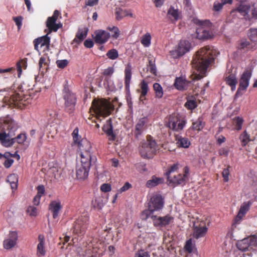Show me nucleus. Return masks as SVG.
<instances>
[{
	"instance_id": "obj_1",
	"label": "nucleus",
	"mask_w": 257,
	"mask_h": 257,
	"mask_svg": "<svg viewBox=\"0 0 257 257\" xmlns=\"http://www.w3.org/2000/svg\"><path fill=\"white\" fill-rule=\"evenodd\" d=\"M215 53L213 47L210 46H206L196 52L192 60V67L198 74H194L193 79L199 80L204 76L207 68L214 61Z\"/></svg>"
},
{
	"instance_id": "obj_2",
	"label": "nucleus",
	"mask_w": 257,
	"mask_h": 257,
	"mask_svg": "<svg viewBox=\"0 0 257 257\" xmlns=\"http://www.w3.org/2000/svg\"><path fill=\"white\" fill-rule=\"evenodd\" d=\"M80 156L81 164L76 167V175L78 180L83 181L87 178L91 162H95L96 158L90 151L82 152Z\"/></svg>"
},
{
	"instance_id": "obj_3",
	"label": "nucleus",
	"mask_w": 257,
	"mask_h": 257,
	"mask_svg": "<svg viewBox=\"0 0 257 257\" xmlns=\"http://www.w3.org/2000/svg\"><path fill=\"white\" fill-rule=\"evenodd\" d=\"M18 128L17 123H12V128L8 133H0V143L5 147H10L15 143L22 144L26 141L27 137L25 134H20L15 138H13L15 135V132Z\"/></svg>"
},
{
	"instance_id": "obj_4",
	"label": "nucleus",
	"mask_w": 257,
	"mask_h": 257,
	"mask_svg": "<svg viewBox=\"0 0 257 257\" xmlns=\"http://www.w3.org/2000/svg\"><path fill=\"white\" fill-rule=\"evenodd\" d=\"M139 153L144 159H152L157 154L158 145L151 135H147L146 140L141 142L139 147Z\"/></svg>"
},
{
	"instance_id": "obj_5",
	"label": "nucleus",
	"mask_w": 257,
	"mask_h": 257,
	"mask_svg": "<svg viewBox=\"0 0 257 257\" xmlns=\"http://www.w3.org/2000/svg\"><path fill=\"white\" fill-rule=\"evenodd\" d=\"M92 109L97 117L109 115L114 109L113 105L105 99H94L92 102Z\"/></svg>"
},
{
	"instance_id": "obj_6",
	"label": "nucleus",
	"mask_w": 257,
	"mask_h": 257,
	"mask_svg": "<svg viewBox=\"0 0 257 257\" xmlns=\"http://www.w3.org/2000/svg\"><path fill=\"white\" fill-rule=\"evenodd\" d=\"M164 206V201L160 194H154L151 198L149 203L148 210L144 211L142 213V218L143 219H147L149 216L153 214L154 211H159Z\"/></svg>"
},
{
	"instance_id": "obj_7",
	"label": "nucleus",
	"mask_w": 257,
	"mask_h": 257,
	"mask_svg": "<svg viewBox=\"0 0 257 257\" xmlns=\"http://www.w3.org/2000/svg\"><path fill=\"white\" fill-rule=\"evenodd\" d=\"M62 94L64 100L65 110L69 113H71L75 110L77 101L76 95L67 85L64 86Z\"/></svg>"
},
{
	"instance_id": "obj_8",
	"label": "nucleus",
	"mask_w": 257,
	"mask_h": 257,
	"mask_svg": "<svg viewBox=\"0 0 257 257\" xmlns=\"http://www.w3.org/2000/svg\"><path fill=\"white\" fill-rule=\"evenodd\" d=\"M241 222V208L239 209L238 214L235 218L232 224L231 230V237L234 240H236V250L234 251V255L235 257H241V242L239 240L237 239V235L240 234V224Z\"/></svg>"
},
{
	"instance_id": "obj_9",
	"label": "nucleus",
	"mask_w": 257,
	"mask_h": 257,
	"mask_svg": "<svg viewBox=\"0 0 257 257\" xmlns=\"http://www.w3.org/2000/svg\"><path fill=\"white\" fill-rule=\"evenodd\" d=\"M89 219L87 214L79 216L73 223L72 228L73 233L79 236L84 235L88 225Z\"/></svg>"
},
{
	"instance_id": "obj_10",
	"label": "nucleus",
	"mask_w": 257,
	"mask_h": 257,
	"mask_svg": "<svg viewBox=\"0 0 257 257\" xmlns=\"http://www.w3.org/2000/svg\"><path fill=\"white\" fill-rule=\"evenodd\" d=\"M189 171V168L185 166L183 169L182 173H176L172 176H170L167 179L169 185L172 186L185 185L188 180Z\"/></svg>"
},
{
	"instance_id": "obj_11",
	"label": "nucleus",
	"mask_w": 257,
	"mask_h": 257,
	"mask_svg": "<svg viewBox=\"0 0 257 257\" xmlns=\"http://www.w3.org/2000/svg\"><path fill=\"white\" fill-rule=\"evenodd\" d=\"M6 105L23 109L27 105L26 100L19 93H14L12 95L6 96L3 98Z\"/></svg>"
},
{
	"instance_id": "obj_12",
	"label": "nucleus",
	"mask_w": 257,
	"mask_h": 257,
	"mask_svg": "<svg viewBox=\"0 0 257 257\" xmlns=\"http://www.w3.org/2000/svg\"><path fill=\"white\" fill-rule=\"evenodd\" d=\"M186 123L185 120L179 114H173L170 116L168 126L173 131L179 132L183 129Z\"/></svg>"
},
{
	"instance_id": "obj_13",
	"label": "nucleus",
	"mask_w": 257,
	"mask_h": 257,
	"mask_svg": "<svg viewBox=\"0 0 257 257\" xmlns=\"http://www.w3.org/2000/svg\"><path fill=\"white\" fill-rule=\"evenodd\" d=\"M78 128L76 127L72 134L74 144H77L81 153L83 151H90L91 147L90 143L87 140L81 139V136L78 135Z\"/></svg>"
},
{
	"instance_id": "obj_14",
	"label": "nucleus",
	"mask_w": 257,
	"mask_h": 257,
	"mask_svg": "<svg viewBox=\"0 0 257 257\" xmlns=\"http://www.w3.org/2000/svg\"><path fill=\"white\" fill-rule=\"evenodd\" d=\"M60 15V13L58 10L54 12L52 17H49L46 21V26L48 29L47 35L50 34L52 32H57V30L62 28V25L60 23L57 24L56 22Z\"/></svg>"
},
{
	"instance_id": "obj_15",
	"label": "nucleus",
	"mask_w": 257,
	"mask_h": 257,
	"mask_svg": "<svg viewBox=\"0 0 257 257\" xmlns=\"http://www.w3.org/2000/svg\"><path fill=\"white\" fill-rule=\"evenodd\" d=\"M153 221L154 226L163 227L173 222L174 218L169 215L161 217L154 214L149 216Z\"/></svg>"
},
{
	"instance_id": "obj_16",
	"label": "nucleus",
	"mask_w": 257,
	"mask_h": 257,
	"mask_svg": "<svg viewBox=\"0 0 257 257\" xmlns=\"http://www.w3.org/2000/svg\"><path fill=\"white\" fill-rule=\"evenodd\" d=\"M149 122L147 117H143L137 120L134 130L135 138L139 139L145 131L148 128V123Z\"/></svg>"
},
{
	"instance_id": "obj_17",
	"label": "nucleus",
	"mask_w": 257,
	"mask_h": 257,
	"mask_svg": "<svg viewBox=\"0 0 257 257\" xmlns=\"http://www.w3.org/2000/svg\"><path fill=\"white\" fill-rule=\"evenodd\" d=\"M247 35L252 42L246 41L242 42V49L245 48L247 50L255 49L257 47V29H250L248 31Z\"/></svg>"
},
{
	"instance_id": "obj_18",
	"label": "nucleus",
	"mask_w": 257,
	"mask_h": 257,
	"mask_svg": "<svg viewBox=\"0 0 257 257\" xmlns=\"http://www.w3.org/2000/svg\"><path fill=\"white\" fill-rule=\"evenodd\" d=\"M193 236L195 239L203 237L207 233L208 228L204 221L194 222L193 227Z\"/></svg>"
},
{
	"instance_id": "obj_19",
	"label": "nucleus",
	"mask_w": 257,
	"mask_h": 257,
	"mask_svg": "<svg viewBox=\"0 0 257 257\" xmlns=\"http://www.w3.org/2000/svg\"><path fill=\"white\" fill-rule=\"evenodd\" d=\"M103 251L97 246H94L92 242L89 243L86 246L82 255L83 257H101Z\"/></svg>"
},
{
	"instance_id": "obj_20",
	"label": "nucleus",
	"mask_w": 257,
	"mask_h": 257,
	"mask_svg": "<svg viewBox=\"0 0 257 257\" xmlns=\"http://www.w3.org/2000/svg\"><path fill=\"white\" fill-rule=\"evenodd\" d=\"M206 22L198 21V24L200 26L196 30L197 37L199 39H208L211 38L212 33L208 28L204 27Z\"/></svg>"
},
{
	"instance_id": "obj_21",
	"label": "nucleus",
	"mask_w": 257,
	"mask_h": 257,
	"mask_svg": "<svg viewBox=\"0 0 257 257\" xmlns=\"http://www.w3.org/2000/svg\"><path fill=\"white\" fill-rule=\"evenodd\" d=\"M191 48V43L187 40H181L177 49L173 53H176V57H180L189 52Z\"/></svg>"
},
{
	"instance_id": "obj_22",
	"label": "nucleus",
	"mask_w": 257,
	"mask_h": 257,
	"mask_svg": "<svg viewBox=\"0 0 257 257\" xmlns=\"http://www.w3.org/2000/svg\"><path fill=\"white\" fill-rule=\"evenodd\" d=\"M50 43V38L47 34L42 37L36 39L34 41V48L36 50L39 51L38 46L40 45V47H45V50H49Z\"/></svg>"
},
{
	"instance_id": "obj_23",
	"label": "nucleus",
	"mask_w": 257,
	"mask_h": 257,
	"mask_svg": "<svg viewBox=\"0 0 257 257\" xmlns=\"http://www.w3.org/2000/svg\"><path fill=\"white\" fill-rule=\"evenodd\" d=\"M109 37V33L104 30H98L94 32V40L96 44H104L108 41Z\"/></svg>"
},
{
	"instance_id": "obj_24",
	"label": "nucleus",
	"mask_w": 257,
	"mask_h": 257,
	"mask_svg": "<svg viewBox=\"0 0 257 257\" xmlns=\"http://www.w3.org/2000/svg\"><path fill=\"white\" fill-rule=\"evenodd\" d=\"M257 245V236L251 235L242 239V251L249 250Z\"/></svg>"
},
{
	"instance_id": "obj_25",
	"label": "nucleus",
	"mask_w": 257,
	"mask_h": 257,
	"mask_svg": "<svg viewBox=\"0 0 257 257\" xmlns=\"http://www.w3.org/2000/svg\"><path fill=\"white\" fill-rule=\"evenodd\" d=\"M102 130L108 137L109 141H113L115 140L116 135L113 131L112 119L111 118L106 120V123L102 127Z\"/></svg>"
},
{
	"instance_id": "obj_26",
	"label": "nucleus",
	"mask_w": 257,
	"mask_h": 257,
	"mask_svg": "<svg viewBox=\"0 0 257 257\" xmlns=\"http://www.w3.org/2000/svg\"><path fill=\"white\" fill-rule=\"evenodd\" d=\"M62 208L61 202L59 200L52 201L49 205V210L52 213L53 218L56 219Z\"/></svg>"
},
{
	"instance_id": "obj_27",
	"label": "nucleus",
	"mask_w": 257,
	"mask_h": 257,
	"mask_svg": "<svg viewBox=\"0 0 257 257\" xmlns=\"http://www.w3.org/2000/svg\"><path fill=\"white\" fill-rule=\"evenodd\" d=\"M18 238V233L16 231H11L9 233V238L4 241V248L9 249L15 246Z\"/></svg>"
},
{
	"instance_id": "obj_28",
	"label": "nucleus",
	"mask_w": 257,
	"mask_h": 257,
	"mask_svg": "<svg viewBox=\"0 0 257 257\" xmlns=\"http://www.w3.org/2000/svg\"><path fill=\"white\" fill-rule=\"evenodd\" d=\"M12 122L16 123L14 120L9 117L0 118V133H7L11 130L12 125Z\"/></svg>"
},
{
	"instance_id": "obj_29",
	"label": "nucleus",
	"mask_w": 257,
	"mask_h": 257,
	"mask_svg": "<svg viewBox=\"0 0 257 257\" xmlns=\"http://www.w3.org/2000/svg\"><path fill=\"white\" fill-rule=\"evenodd\" d=\"M191 82L186 80L185 78L180 77L175 79L174 82L175 87L179 90H184L187 89Z\"/></svg>"
},
{
	"instance_id": "obj_30",
	"label": "nucleus",
	"mask_w": 257,
	"mask_h": 257,
	"mask_svg": "<svg viewBox=\"0 0 257 257\" xmlns=\"http://www.w3.org/2000/svg\"><path fill=\"white\" fill-rule=\"evenodd\" d=\"M132 66L130 64H128L125 68L124 70V85L126 91H130V86L132 78Z\"/></svg>"
},
{
	"instance_id": "obj_31",
	"label": "nucleus",
	"mask_w": 257,
	"mask_h": 257,
	"mask_svg": "<svg viewBox=\"0 0 257 257\" xmlns=\"http://www.w3.org/2000/svg\"><path fill=\"white\" fill-rule=\"evenodd\" d=\"M251 68L245 69L242 75V90H245L249 85V80L251 75Z\"/></svg>"
},
{
	"instance_id": "obj_32",
	"label": "nucleus",
	"mask_w": 257,
	"mask_h": 257,
	"mask_svg": "<svg viewBox=\"0 0 257 257\" xmlns=\"http://www.w3.org/2000/svg\"><path fill=\"white\" fill-rule=\"evenodd\" d=\"M176 141L179 148H188L191 145V142L188 138L182 136L176 137Z\"/></svg>"
},
{
	"instance_id": "obj_33",
	"label": "nucleus",
	"mask_w": 257,
	"mask_h": 257,
	"mask_svg": "<svg viewBox=\"0 0 257 257\" xmlns=\"http://www.w3.org/2000/svg\"><path fill=\"white\" fill-rule=\"evenodd\" d=\"M180 13L178 9H175L173 6H171L167 12L169 18L172 21H177L180 18Z\"/></svg>"
},
{
	"instance_id": "obj_34",
	"label": "nucleus",
	"mask_w": 257,
	"mask_h": 257,
	"mask_svg": "<svg viewBox=\"0 0 257 257\" xmlns=\"http://www.w3.org/2000/svg\"><path fill=\"white\" fill-rule=\"evenodd\" d=\"M49 60L45 56H42L39 61V69L42 72H46L49 68Z\"/></svg>"
},
{
	"instance_id": "obj_35",
	"label": "nucleus",
	"mask_w": 257,
	"mask_h": 257,
	"mask_svg": "<svg viewBox=\"0 0 257 257\" xmlns=\"http://www.w3.org/2000/svg\"><path fill=\"white\" fill-rule=\"evenodd\" d=\"M163 182V179L162 178L153 176L151 180L147 182L146 186L148 188H151L161 184Z\"/></svg>"
},
{
	"instance_id": "obj_36",
	"label": "nucleus",
	"mask_w": 257,
	"mask_h": 257,
	"mask_svg": "<svg viewBox=\"0 0 257 257\" xmlns=\"http://www.w3.org/2000/svg\"><path fill=\"white\" fill-rule=\"evenodd\" d=\"M242 16L243 15L245 20H249L253 15L252 9L250 10V7L246 5H242Z\"/></svg>"
},
{
	"instance_id": "obj_37",
	"label": "nucleus",
	"mask_w": 257,
	"mask_h": 257,
	"mask_svg": "<svg viewBox=\"0 0 257 257\" xmlns=\"http://www.w3.org/2000/svg\"><path fill=\"white\" fill-rule=\"evenodd\" d=\"M226 83L229 85L232 91L234 90L236 88V85L237 83V81L235 77V76L231 74H229L226 78Z\"/></svg>"
},
{
	"instance_id": "obj_38",
	"label": "nucleus",
	"mask_w": 257,
	"mask_h": 257,
	"mask_svg": "<svg viewBox=\"0 0 257 257\" xmlns=\"http://www.w3.org/2000/svg\"><path fill=\"white\" fill-rule=\"evenodd\" d=\"M179 168V164L178 163L174 164L168 168L167 171L165 173V175L169 178L170 176H172L177 173Z\"/></svg>"
},
{
	"instance_id": "obj_39",
	"label": "nucleus",
	"mask_w": 257,
	"mask_h": 257,
	"mask_svg": "<svg viewBox=\"0 0 257 257\" xmlns=\"http://www.w3.org/2000/svg\"><path fill=\"white\" fill-rule=\"evenodd\" d=\"M205 123L203 121V118L199 117L195 121L192 123L191 127L193 130L200 131L204 126Z\"/></svg>"
},
{
	"instance_id": "obj_40",
	"label": "nucleus",
	"mask_w": 257,
	"mask_h": 257,
	"mask_svg": "<svg viewBox=\"0 0 257 257\" xmlns=\"http://www.w3.org/2000/svg\"><path fill=\"white\" fill-rule=\"evenodd\" d=\"M87 33V31H83L82 30L79 29L73 41L78 44L81 43L86 37Z\"/></svg>"
},
{
	"instance_id": "obj_41",
	"label": "nucleus",
	"mask_w": 257,
	"mask_h": 257,
	"mask_svg": "<svg viewBox=\"0 0 257 257\" xmlns=\"http://www.w3.org/2000/svg\"><path fill=\"white\" fill-rule=\"evenodd\" d=\"M153 89L156 98H161L163 97L164 94L163 88L159 83H155L153 85Z\"/></svg>"
},
{
	"instance_id": "obj_42",
	"label": "nucleus",
	"mask_w": 257,
	"mask_h": 257,
	"mask_svg": "<svg viewBox=\"0 0 257 257\" xmlns=\"http://www.w3.org/2000/svg\"><path fill=\"white\" fill-rule=\"evenodd\" d=\"M115 14L117 20H120L123 17L128 16V12L120 8H116L115 10Z\"/></svg>"
},
{
	"instance_id": "obj_43",
	"label": "nucleus",
	"mask_w": 257,
	"mask_h": 257,
	"mask_svg": "<svg viewBox=\"0 0 257 257\" xmlns=\"http://www.w3.org/2000/svg\"><path fill=\"white\" fill-rule=\"evenodd\" d=\"M151 36L149 33H147L144 35L141 40L142 44L145 47H149L151 44Z\"/></svg>"
},
{
	"instance_id": "obj_44",
	"label": "nucleus",
	"mask_w": 257,
	"mask_h": 257,
	"mask_svg": "<svg viewBox=\"0 0 257 257\" xmlns=\"http://www.w3.org/2000/svg\"><path fill=\"white\" fill-rule=\"evenodd\" d=\"M106 55L111 60H115L118 57V51L115 49H112L108 51Z\"/></svg>"
},
{
	"instance_id": "obj_45",
	"label": "nucleus",
	"mask_w": 257,
	"mask_h": 257,
	"mask_svg": "<svg viewBox=\"0 0 257 257\" xmlns=\"http://www.w3.org/2000/svg\"><path fill=\"white\" fill-rule=\"evenodd\" d=\"M141 93L142 96H146L149 91L148 83L145 80H143L141 84Z\"/></svg>"
},
{
	"instance_id": "obj_46",
	"label": "nucleus",
	"mask_w": 257,
	"mask_h": 257,
	"mask_svg": "<svg viewBox=\"0 0 257 257\" xmlns=\"http://www.w3.org/2000/svg\"><path fill=\"white\" fill-rule=\"evenodd\" d=\"M252 201L249 200L244 202L242 205V217L245 215L249 210Z\"/></svg>"
},
{
	"instance_id": "obj_47",
	"label": "nucleus",
	"mask_w": 257,
	"mask_h": 257,
	"mask_svg": "<svg viewBox=\"0 0 257 257\" xmlns=\"http://www.w3.org/2000/svg\"><path fill=\"white\" fill-rule=\"evenodd\" d=\"M185 106L190 110H192L197 107V102L195 100H187L185 104Z\"/></svg>"
},
{
	"instance_id": "obj_48",
	"label": "nucleus",
	"mask_w": 257,
	"mask_h": 257,
	"mask_svg": "<svg viewBox=\"0 0 257 257\" xmlns=\"http://www.w3.org/2000/svg\"><path fill=\"white\" fill-rule=\"evenodd\" d=\"M108 29L112 32V37L114 39H117L120 34V31L119 29L115 26H113L112 28L108 27Z\"/></svg>"
},
{
	"instance_id": "obj_49",
	"label": "nucleus",
	"mask_w": 257,
	"mask_h": 257,
	"mask_svg": "<svg viewBox=\"0 0 257 257\" xmlns=\"http://www.w3.org/2000/svg\"><path fill=\"white\" fill-rule=\"evenodd\" d=\"M148 68L150 71V72L155 75H157V70L156 66L155 64L154 63V61H153L152 60H149V65H148Z\"/></svg>"
},
{
	"instance_id": "obj_50",
	"label": "nucleus",
	"mask_w": 257,
	"mask_h": 257,
	"mask_svg": "<svg viewBox=\"0 0 257 257\" xmlns=\"http://www.w3.org/2000/svg\"><path fill=\"white\" fill-rule=\"evenodd\" d=\"M232 123L235 130H240L241 129V118L239 116L235 117L232 120Z\"/></svg>"
},
{
	"instance_id": "obj_51",
	"label": "nucleus",
	"mask_w": 257,
	"mask_h": 257,
	"mask_svg": "<svg viewBox=\"0 0 257 257\" xmlns=\"http://www.w3.org/2000/svg\"><path fill=\"white\" fill-rule=\"evenodd\" d=\"M239 4L237 7L231 11L230 15L233 18H235V16H237V14H239L241 15V0H237Z\"/></svg>"
},
{
	"instance_id": "obj_52",
	"label": "nucleus",
	"mask_w": 257,
	"mask_h": 257,
	"mask_svg": "<svg viewBox=\"0 0 257 257\" xmlns=\"http://www.w3.org/2000/svg\"><path fill=\"white\" fill-rule=\"evenodd\" d=\"M56 64L57 67L60 69H63L65 68L68 64V61L66 59L64 60H58L56 61Z\"/></svg>"
},
{
	"instance_id": "obj_53",
	"label": "nucleus",
	"mask_w": 257,
	"mask_h": 257,
	"mask_svg": "<svg viewBox=\"0 0 257 257\" xmlns=\"http://www.w3.org/2000/svg\"><path fill=\"white\" fill-rule=\"evenodd\" d=\"M27 212L31 216H36L37 215V209L34 206H29L27 209Z\"/></svg>"
},
{
	"instance_id": "obj_54",
	"label": "nucleus",
	"mask_w": 257,
	"mask_h": 257,
	"mask_svg": "<svg viewBox=\"0 0 257 257\" xmlns=\"http://www.w3.org/2000/svg\"><path fill=\"white\" fill-rule=\"evenodd\" d=\"M45 253L44 244L38 243L37 245V254L38 255H44Z\"/></svg>"
},
{
	"instance_id": "obj_55",
	"label": "nucleus",
	"mask_w": 257,
	"mask_h": 257,
	"mask_svg": "<svg viewBox=\"0 0 257 257\" xmlns=\"http://www.w3.org/2000/svg\"><path fill=\"white\" fill-rule=\"evenodd\" d=\"M111 190V185L108 183H103L100 186V190L103 192H108Z\"/></svg>"
},
{
	"instance_id": "obj_56",
	"label": "nucleus",
	"mask_w": 257,
	"mask_h": 257,
	"mask_svg": "<svg viewBox=\"0 0 257 257\" xmlns=\"http://www.w3.org/2000/svg\"><path fill=\"white\" fill-rule=\"evenodd\" d=\"M229 149L227 147L221 148L218 150V154L219 156L226 157L229 154Z\"/></svg>"
},
{
	"instance_id": "obj_57",
	"label": "nucleus",
	"mask_w": 257,
	"mask_h": 257,
	"mask_svg": "<svg viewBox=\"0 0 257 257\" xmlns=\"http://www.w3.org/2000/svg\"><path fill=\"white\" fill-rule=\"evenodd\" d=\"M223 6L222 3L215 2L213 4V10L215 12H219L222 9Z\"/></svg>"
},
{
	"instance_id": "obj_58",
	"label": "nucleus",
	"mask_w": 257,
	"mask_h": 257,
	"mask_svg": "<svg viewBox=\"0 0 257 257\" xmlns=\"http://www.w3.org/2000/svg\"><path fill=\"white\" fill-rule=\"evenodd\" d=\"M131 187L132 185L130 183L126 182L124 185L118 190V193H121L123 192L126 191L131 188Z\"/></svg>"
},
{
	"instance_id": "obj_59",
	"label": "nucleus",
	"mask_w": 257,
	"mask_h": 257,
	"mask_svg": "<svg viewBox=\"0 0 257 257\" xmlns=\"http://www.w3.org/2000/svg\"><path fill=\"white\" fill-rule=\"evenodd\" d=\"M13 20L16 23V25L18 26L19 29L21 28L22 24L23 18L21 16H18L13 18Z\"/></svg>"
},
{
	"instance_id": "obj_60",
	"label": "nucleus",
	"mask_w": 257,
	"mask_h": 257,
	"mask_svg": "<svg viewBox=\"0 0 257 257\" xmlns=\"http://www.w3.org/2000/svg\"><path fill=\"white\" fill-rule=\"evenodd\" d=\"M222 174L224 181L225 182H228L229 180L228 176L229 175V167L224 169L222 171Z\"/></svg>"
},
{
	"instance_id": "obj_61",
	"label": "nucleus",
	"mask_w": 257,
	"mask_h": 257,
	"mask_svg": "<svg viewBox=\"0 0 257 257\" xmlns=\"http://www.w3.org/2000/svg\"><path fill=\"white\" fill-rule=\"evenodd\" d=\"M185 249L189 252H191L193 250L192 243L191 239L188 240L185 245Z\"/></svg>"
},
{
	"instance_id": "obj_62",
	"label": "nucleus",
	"mask_w": 257,
	"mask_h": 257,
	"mask_svg": "<svg viewBox=\"0 0 257 257\" xmlns=\"http://www.w3.org/2000/svg\"><path fill=\"white\" fill-rule=\"evenodd\" d=\"M37 195L40 197H42L45 194V189L44 185H39L37 188Z\"/></svg>"
},
{
	"instance_id": "obj_63",
	"label": "nucleus",
	"mask_w": 257,
	"mask_h": 257,
	"mask_svg": "<svg viewBox=\"0 0 257 257\" xmlns=\"http://www.w3.org/2000/svg\"><path fill=\"white\" fill-rule=\"evenodd\" d=\"M114 72V69L112 67H109L105 69L103 73V75L107 76H111Z\"/></svg>"
},
{
	"instance_id": "obj_64",
	"label": "nucleus",
	"mask_w": 257,
	"mask_h": 257,
	"mask_svg": "<svg viewBox=\"0 0 257 257\" xmlns=\"http://www.w3.org/2000/svg\"><path fill=\"white\" fill-rule=\"evenodd\" d=\"M99 0H86L85 5L86 6L93 7L98 4Z\"/></svg>"
}]
</instances>
